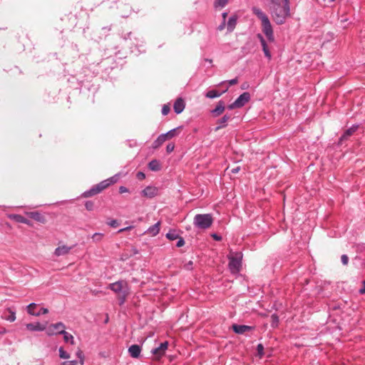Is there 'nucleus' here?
Returning <instances> with one entry per match:
<instances>
[{
    "mask_svg": "<svg viewBox=\"0 0 365 365\" xmlns=\"http://www.w3.org/2000/svg\"><path fill=\"white\" fill-rule=\"evenodd\" d=\"M269 11L274 21L283 24L290 15L289 0H281V2L270 5Z\"/></svg>",
    "mask_w": 365,
    "mask_h": 365,
    "instance_id": "f257e3e1",
    "label": "nucleus"
},
{
    "mask_svg": "<svg viewBox=\"0 0 365 365\" xmlns=\"http://www.w3.org/2000/svg\"><path fill=\"white\" fill-rule=\"evenodd\" d=\"M253 14L261 21L262 29L269 41H274V37L272 26L268 16L260 9L253 7Z\"/></svg>",
    "mask_w": 365,
    "mask_h": 365,
    "instance_id": "f03ea898",
    "label": "nucleus"
},
{
    "mask_svg": "<svg viewBox=\"0 0 365 365\" xmlns=\"http://www.w3.org/2000/svg\"><path fill=\"white\" fill-rule=\"evenodd\" d=\"M110 289L118 296L120 304L125 302L128 295L130 293V288L125 281H118L109 285Z\"/></svg>",
    "mask_w": 365,
    "mask_h": 365,
    "instance_id": "7ed1b4c3",
    "label": "nucleus"
},
{
    "mask_svg": "<svg viewBox=\"0 0 365 365\" xmlns=\"http://www.w3.org/2000/svg\"><path fill=\"white\" fill-rule=\"evenodd\" d=\"M213 222V218L210 214H198L194 217V225L200 229L209 228Z\"/></svg>",
    "mask_w": 365,
    "mask_h": 365,
    "instance_id": "20e7f679",
    "label": "nucleus"
},
{
    "mask_svg": "<svg viewBox=\"0 0 365 365\" xmlns=\"http://www.w3.org/2000/svg\"><path fill=\"white\" fill-rule=\"evenodd\" d=\"M242 255L241 252H232L228 255L229 268L232 273H237L241 268V260Z\"/></svg>",
    "mask_w": 365,
    "mask_h": 365,
    "instance_id": "39448f33",
    "label": "nucleus"
},
{
    "mask_svg": "<svg viewBox=\"0 0 365 365\" xmlns=\"http://www.w3.org/2000/svg\"><path fill=\"white\" fill-rule=\"evenodd\" d=\"M65 325L62 322H58L54 324H51L47 329V334L48 335H53L55 334H59L64 332Z\"/></svg>",
    "mask_w": 365,
    "mask_h": 365,
    "instance_id": "423d86ee",
    "label": "nucleus"
},
{
    "mask_svg": "<svg viewBox=\"0 0 365 365\" xmlns=\"http://www.w3.org/2000/svg\"><path fill=\"white\" fill-rule=\"evenodd\" d=\"M168 341H165L163 343H161L160 346H158V348L154 349L152 351V353L155 356L156 358L159 359V358L162 357L165 354V351L168 349Z\"/></svg>",
    "mask_w": 365,
    "mask_h": 365,
    "instance_id": "0eeeda50",
    "label": "nucleus"
},
{
    "mask_svg": "<svg viewBox=\"0 0 365 365\" xmlns=\"http://www.w3.org/2000/svg\"><path fill=\"white\" fill-rule=\"evenodd\" d=\"M141 194L143 197L152 198L157 195L158 189L155 187L148 186L142 190Z\"/></svg>",
    "mask_w": 365,
    "mask_h": 365,
    "instance_id": "6e6552de",
    "label": "nucleus"
},
{
    "mask_svg": "<svg viewBox=\"0 0 365 365\" xmlns=\"http://www.w3.org/2000/svg\"><path fill=\"white\" fill-rule=\"evenodd\" d=\"M71 250V247H68L65 245H59L54 251V255L56 257H60L62 255H66L69 253Z\"/></svg>",
    "mask_w": 365,
    "mask_h": 365,
    "instance_id": "1a4fd4ad",
    "label": "nucleus"
},
{
    "mask_svg": "<svg viewBox=\"0 0 365 365\" xmlns=\"http://www.w3.org/2000/svg\"><path fill=\"white\" fill-rule=\"evenodd\" d=\"M250 99V95L248 92H245L241 94L236 100L235 104H237L238 108L242 107Z\"/></svg>",
    "mask_w": 365,
    "mask_h": 365,
    "instance_id": "9d476101",
    "label": "nucleus"
},
{
    "mask_svg": "<svg viewBox=\"0 0 365 365\" xmlns=\"http://www.w3.org/2000/svg\"><path fill=\"white\" fill-rule=\"evenodd\" d=\"M1 318L10 322L16 320V312L11 308H7L3 313Z\"/></svg>",
    "mask_w": 365,
    "mask_h": 365,
    "instance_id": "9b49d317",
    "label": "nucleus"
},
{
    "mask_svg": "<svg viewBox=\"0 0 365 365\" xmlns=\"http://www.w3.org/2000/svg\"><path fill=\"white\" fill-rule=\"evenodd\" d=\"M185 103L182 98H178L174 103L173 109L177 114L181 113L185 109Z\"/></svg>",
    "mask_w": 365,
    "mask_h": 365,
    "instance_id": "f8f14e48",
    "label": "nucleus"
},
{
    "mask_svg": "<svg viewBox=\"0 0 365 365\" xmlns=\"http://www.w3.org/2000/svg\"><path fill=\"white\" fill-rule=\"evenodd\" d=\"M26 327L29 331H43L46 328V324H41L39 322L29 323Z\"/></svg>",
    "mask_w": 365,
    "mask_h": 365,
    "instance_id": "ddd939ff",
    "label": "nucleus"
},
{
    "mask_svg": "<svg viewBox=\"0 0 365 365\" xmlns=\"http://www.w3.org/2000/svg\"><path fill=\"white\" fill-rule=\"evenodd\" d=\"M253 329V327L247 326V325H238L233 324L232 329L237 334H243L247 331H250Z\"/></svg>",
    "mask_w": 365,
    "mask_h": 365,
    "instance_id": "4468645a",
    "label": "nucleus"
},
{
    "mask_svg": "<svg viewBox=\"0 0 365 365\" xmlns=\"http://www.w3.org/2000/svg\"><path fill=\"white\" fill-rule=\"evenodd\" d=\"M118 180V177L117 175H114L111 178H109L105 180H103L100 182L101 185L103 188L106 189L110 185L115 184Z\"/></svg>",
    "mask_w": 365,
    "mask_h": 365,
    "instance_id": "2eb2a0df",
    "label": "nucleus"
},
{
    "mask_svg": "<svg viewBox=\"0 0 365 365\" xmlns=\"http://www.w3.org/2000/svg\"><path fill=\"white\" fill-rule=\"evenodd\" d=\"M9 217L17 222L24 223L28 225H31V222L29 220L20 215H10Z\"/></svg>",
    "mask_w": 365,
    "mask_h": 365,
    "instance_id": "dca6fc26",
    "label": "nucleus"
},
{
    "mask_svg": "<svg viewBox=\"0 0 365 365\" xmlns=\"http://www.w3.org/2000/svg\"><path fill=\"white\" fill-rule=\"evenodd\" d=\"M27 215L32 219L35 220L36 221L41 222L43 224L46 223V218L43 215H41L38 212H28Z\"/></svg>",
    "mask_w": 365,
    "mask_h": 365,
    "instance_id": "f3484780",
    "label": "nucleus"
},
{
    "mask_svg": "<svg viewBox=\"0 0 365 365\" xmlns=\"http://www.w3.org/2000/svg\"><path fill=\"white\" fill-rule=\"evenodd\" d=\"M357 126H352L351 128L347 129L344 134L341 136L339 139V142L341 143L342 141L348 139L351 135H352L355 131L357 129Z\"/></svg>",
    "mask_w": 365,
    "mask_h": 365,
    "instance_id": "a211bd4d",
    "label": "nucleus"
},
{
    "mask_svg": "<svg viewBox=\"0 0 365 365\" xmlns=\"http://www.w3.org/2000/svg\"><path fill=\"white\" fill-rule=\"evenodd\" d=\"M130 355L133 358H138L140 354V348L138 345L133 344L128 349Z\"/></svg>",
    "mask_w": 365,
    "mask_h": 365,
    "instance_id": "6ab92c4d",
    "label": "nucleus"
},
{
    "mask_svg": "<svg viewBox=\"0 0 365 365\" xmlns=\"http://www.w3.org/2000/svg\"><path fill=\"white\" fill-rule=\"evenodd\" d=\"M225 108L224 103L222 101H219L216 108L212 110V113L214 116H219L224 112Z\"/></svg>",
    "mask_w": 365,
    "mask_h": 365,
    "instance_id": "aec40b11",
    "label": "nucleus"
},
{
    "mask_svg": "<svg viewBox=\"0 0 365 365\" xmlns=\"http://www.w3.org/2000/svg\"><path fill=\"white\" fill-rule=\"evenodd\" d=\"M101 191L100 190L99 187H98L97 185H94L91 190H88V191H86L83 194V196L84 197H92L93 195H96L98 193H100Z\"/></svg>",
    "mask_w": 365,
    "mask_h": 365,
    "instance_id": "412c9836",
    "label": "nucleus"
},
{
    "mask_svg": "<svg viewBox=\"0 0 365 365\" xmlns=\"http://www.w3.org/2000/svg\"><path fill=\"white\" fill-rule=\"evenodd\" d=\"M237 25V16H232L228 21L227 25V29L228 32H232Z\"/></svg>",
    "mask_w": 365,
    "mask_h": 365,
    "instance_id": "4be33fe9",
    "label": "nucleus"
},
{
    "mask_svg": "<svg viewBox=\"0 0 365 365\" xmlns=\"http://www.w3.org/2000/svg\"><path fill=\"white\" fill-rule=\"evenodd\" d=\"M258 38L260 39L262 49H263L265 56L267 57L269 59H270L272 56H271V53L267 48V45L264 39L260 34H258Z\"/></svg>",
    "mask_w": 365,
    "mask_h": 365,
    "instance_id": "5701e85b",
    "label": "nucleus"
},
{
    "mask_svg": "<svg viewBox=\"0 0 365 365\" xmlns=\"http://www.w3.org/2000/svg\"><path fill=\"white\" fill-rule=\"evenodd\" d=\"M160 225V222H158L157 223H155L154 225H153L148 230V233H149L152 236H155L156 235H158L159 233Z\"/></svg>",
    "mask_w": 365,
    "mask_h": 365,
    "instance_id": "b1692460",
    "label": "nucleus"
},
{
    "mask_svg": "<svg viewBox=\"0 0 365 365\" xmlns=\"http://www.w3.org/2000/svg\"><path fill=\"white\" fill-rule=\"evenodd\" d=\"M165 141H166V139L163 134H161L158 136V138L153 142V148L157 149Z\"/></svg>",
    "mask_w": 365,
    "mask_h": 365,
    "instance_id": "393cba45",
    "label": "nucleus"
},
{
    "mask_svg": "<svg viewBox=\"0 0 365 365\" xmlns=\"http://www.w3.org/2000/svg\"><path fill=\"white\" fill-rule=\"evenodd\" d=\"M227 91V88H226L225 91H223L221 93H219L217 91H215V90H211V91H209L207 93H206V97L207 98H217V97H220L222 93H225L226 91Z\"/></svg>",
    "mask_w": 365,
    "mask_h": 365,
    "instance_id": "a878e982",
    "label": "nucleus"
},
{
    "mask_svg": "<svg viewBox=\"0 0 365 365\" xmlns=\"http://www.w3.org/2000/svg\"><path fill=\"white\" fill-rule=\"evenodd\" d=\"M148 168L152 171H158L160 170V164L157 160H151L148 164Z\"/></svg>",
    "mask_w": 365,
    "mask_h": 365,
    "instance_id": "bb28decb",
    "label": "nucleus"
},
{
    "mask_svg": "<svg viewBox=\"0 0 365 365\" xmlns=\"http://www.w3.org/2000/svg\"><path fill=\"white\" fill-rule=\"evenodd\" d=\"M230 116L225 115L222 118L218 120L217 123L220 124L216 128V130H220L226 125L227 122L230 120Z\"/></svg>",
    "mask_w": 365,
    "mask_h": 365,
    "instance_id": "cd10ccee",
    "label": "nucleus"
},
{
    "mask_svg": "<svg viewBox=\"0 0 365 365\" xmlns=\"http://www.w3.org/2000/svg\"><path fill=\"white\" fill-rule=\"evenodd\" d=\"M178 129L179 128H174V129L168 131L167 133L163 134L166 140H170V139L174 138L175 136H176L178 134Z\"/></svg>",
    "mask_w": 365,
    "mask_h": 365,
    "instance_id": "c85d7f7f",
    "label": "nucleus"
},
{
    "mask_svg": "<svg viewBox=\"0 0 365 365\" xmlns=\"http://www.w3.org/2000/svg\"><path fill=\"white\" fill-rule=\"evenodd\" d=\"M36 304L35 303H31L30 304H29L27 306V312L29 314H31V315H34V316H40L41 315V313L40 312H38V313H35L34 312V309L36 307Z\"/></svg>",
    "mask_w": 365,
    "mask_h": 365,
    "instance_id": "c756f323",
    "label": "nucleus"
},
{
    "mask_svg": "<svg viewBox=\"0 0 365 365\" xmlns=\"http://www.w3.org/2000/svg\"><path fill=\"white\" fill-rule=\"evenodd\" d=\"M166 237L170 240H175L179 238V235L175 230H172L166 234Z\"/></svg>",
    "mask_w": 365,
    "mask_h": 365,
    "instance_id": "7c9ffc66",
    "label": "nucleus"
},
{
    "mask_svg": "<svg viewBox=\"0 0 365 365\" xmlns=\"http://www.w3.org/2000/svg\"><path fill=\"white\" fill-rule=\"evenodd\" d=\"M228 1H229V0H215L214 5H215V7H216V8H217V7L223 8L224 6H225L227 5Z\"/></svg>",
    "mask_w": 365,
    "mask_h": 365,
    "instance_id": "2f4dec72",
    "label": "nucleus"
},
{
    "mask_svg": "<svg viewBox=\"0 0 365 365\" xmlns=\"http://www.w3.org/2000/svg\"><path fill=\"white\" fill-rule=\"evenodd\" d=\"M61 334H63V338H64V340L66 341H68L69 340H71V343L72 344H74V341H73V336L68 334V332H66L65 330H64V332L63 333H61Z\"/></svg>",
    "mask_w": 365,
    "mask_h": 365,
    "instance_id": "473e14b6",
    "label": "nucleus"
},
{
    "mask_svg": "<svg viewBox=\"0 0 365 365\" xmlns=\"http://www.w3.org/2000/svg\"><path fill=\"white\" fill-rule=\"evenodd\" d=\"M59 356L62 359H69L70 355L63 350V348L59 349Z\"/></svg>",
    "mask_w": 365,
    "mask_h": 365,
    "instance_id": "72a5a7b5",
    "label": "nucleus"
},
{
    "mask_svg": "<svg viewBox=\"0 0 365 365\" xmlns=\"http://www.w3.org/2000/svg\"><path fill=\"white\" fill-rule=\"evenodd\" d=\"M103 235L102 233L96 232L93 235L92 239L95 242H99L102 240Z\"/></svg>",
    "mask_w": 365,
    "mask_h": 365,
    "instance_id": "f704fd0d",
    "label": "nucleus"
},
{
    "mask_svg": "<svg viewBox=\"0 0 365 365\" xmlns=\"http://www.w3.org/2000/svg\"><path fill=\"white\" fill-rule=\"evenodd\" d=\"M76 356L80 359V363L81 365H83L84 362V355L83 351L81 349H78L76 352Z\"/></svg>",
    "mask_w": 365,
    "mask_h": 365,
    "instance_id": "c9c22d12",
    "label": "nucleus"
},
{
    "mask_svg": "<svg viewBox=\"0 0 365 365\" xmlns=\"http://www.w3.org/2000/svg\"><path fill=\"white\" fill-rule=\"evenodd\" d=\"M257 354L259 357H262L264 354V346L262 344H259L257 347Z\"/></svg>",
    "mask_w": 365,
    "mask_h": 365,
    "instance_id": "e433bc0d",
    "label": "nucleus"
},
{
    "mask_svg": "<svg viewBox=\"0 0 365 365\" xmlns=\"http://www.w3.org/2000/svg\"><path fill=\"white\" fill-rule=\"evenodd\" d=\"M94 203L92 201H87L85 204V207L88 210H92L93 209Z\"/></svg>",
    "mask_w": 365,
    "mask_h": 365,
    "instance_id": "4c0bfd02",
    "label": "nucleus"
},
{
    "mask_svg": "<svg viewBox=\"0 0 365 365\" xmlns=\"http://www.w3.org/2000/svg\"><path fill=\"white\" fill-rule=\"evenodd\" d=\"M174 148H175L174 143H169L166 146V151L168 153H170L171 152L173 151Z\"/></svg>",
    "mask_w": 365,
    "mask_h": 365,
    "instance_id": "58836bf2",
    "label": "nucleus"
},
{
    "mask_svg": "<svg viewBox=\"0 0 365 365\" xmlns=\"http://www.w3.org/2000/svg\"><path fill=\"white\" fill-rule=\"evenodd\" d=\"M170 110V106L168 105H164L163 107V109H162V113L165 115L168 114Z\"/></svg>",
    "mask_w": 365,
    "mask_h": 365,
    "instance_id": "ea45409f",
    "label": "nucleus"
},
{
    "mask_svg": "<svg viewBox=\"0 0 365 365\" xmlns=\"http://www.w3.org/2000/svg\"><path fill=\"white\" fill-rule=\"evenodd\" d=\"M341 262L344 265H346L349 262V257L347 255H343L341 257Z\"/></svg>",
    "mask_w": 365,
    "mask_h": 365,
    "instance_id": "a19ab883",
    "label": "nucleus"
},
{
    "mask_svg": "<svg viewBox=\"0 0 365 365\" xmlns=\"http://www.w3.org/2000/svg\"><path fill=\"white\" fill-rule=\"evenodd\" d=\"M184 245H185V241H184V240H183L182 237H179V238H178V242H177L176 246H177L178 247H182Z\"/></svg>",
    "mask_w": 365,
    "mask_h": 365,
    "instance_id": "79ce46f5",
    "label": "nucleus"
},
{
    "mask_svg": "<svg viewBox=\"0 0 365 365\" xmlns=\"http://www.w3.org/2000/svg\"><path fill=\"white\" fill-rule=\"evenodd\" d=\"M137 178L140 180H143L145 178V175L143 172H138L137 173Z\"/></svg>",
    "mask_w": 365,
    "mask_h": 365,
    "instance_id": "37998d69",
    "label": "nucleus"
},
{
    "mask_svg": "<svg viewBox=\"0 0 365 365\" xmlns=\"http://www.w3.org/2000/svg\"><path fill=\"white\" fill-rule=\"evenodd\" d=\"M61 365H77V362L76 361H64Z\"/></svg>",
    "mask_w": 365,
    "mask_h": 365,
    "instance_id": "c03bdc74",
    "label": "nucleus"
},
{
    "mask_svg": "<svg viewBox=\"0 0 365 365\" xmlns=\"http://www.w3.org/2000/svg\"><path fill=\"white\" fill-rule=\"evenodd\" d=\"M128 192V190L127 187H124V186H120L119 187V192L120 193H125V192Z\"/></svg>",
    "mask_w": 365,
    "mask_h": 365,
    "instance_id": "a18cd8bd",
    "label": "nucleus"
},
{
    "mask_svg": "<svg viewBox=\"0 0 365 365\" xmlns=\"http://www.w3.org/2000/svg\"><path fill=\"white\" fill-rule=\"evenodd\" d=\"M108 225L111 227H116L118 225V222L117 220H113L108 223Z\"/></svg>",
    "mask_w": 365,
    "mask_h": 365,
    "instance_id": "49530a36",
    "label": "nucleus"
},
{
    "mask_svg": "<svg viewBox=\"0 0 365 365\" xmlns=\"http://www.w3.org/2000/svg\"><path fill=\"white\" fill-rule=\"evenodd\" d=\"M237 82H238V80H237V78H234V79H232V80H230V81H228V83H229V84H230V86L235 85V84H237Z\"/></svg>",
    "mask_w": 365,
    "mask_h": 365,
    "instance_id": "de8ad7c7",
    "label": "nucleus"
},
{
    "mask_svg": "<svg viewBox=\"0 0 365 365\" xmlns=\"http://www.w3.org/2000/svg\"><path fill=\"white\" fill-rule=\"evenodd\" d=\"M225 28V21H222V24L218 26L217 29L221 31L224 30Z\"/></svg>",
    "mask_w": 365,
    "mask_h": 365,
    "instance_id": "09e8293b",
    "label": "nucleus"
},
{
    "mask_svg": "<svg viewBox=\"0 0 365 365\" xmlns=\"http://www.w3.org/2000/svg\"><path fill=\"white\" fill-rule=\"evenodd\" d=\"M359 293L360 294H365V280L363 281V285H362V287L359 289Z\"/></svg>",
    "mask_w": 365,
    "mask_h": 365,
    "instance_id": "8fccbe9b",
    "label": "nucleus"
},
{
    "mask_svg": "<svg viewBox=\"0 0 365 365\" xmlns=\"http://www.w3.org/2000/svg\"><path fill=\"white\" fill-rule=\"evenodd\" d=\"M235 108H238L237 104H235V101L234 103H232V104L228 106V108L230 109V110H232V109H234Z\"/></svg>",
    "mask_w": 365,
    "mask_h": 365,
    "instance_id": "3c124183",
    "label": "nucleus"
},
{
    "mask_svg": "<svg viewBox=\"0 0 365 365\" xmlns=\"http://www.w3.org/2000/svg\"><path fill=\"white\" fill-rule=\"evenodd\" d=\"M212 237L215 240H217V241H220L222 240V237L219 235H217V234H213L212 235Z\"/></svg>",
    "mask_w": 365,
    "mask_h": 365,
    "instance_id": "603ef678",
    "label": "nucleus"
},
{
    "mask_svg": "<svg viewBox=\"0 0 365 365\" xmlns=\"http://www.w3.org/2000/svg\"><path fill=\"white\" fill-rule=\"evenodd\" d=\"M38 312H40L41 314H46L48 312V310L46 308H42Z\"/></svg>",
    "mask_w": 365,
    "mask_h": 365,
    "instance_id": "864d4df0",
    "label": "nucleus"
},
{
    "mask_svg": "<svg viewBox=\"0 0 365 365\" xmlns=\"http://www.w3.org/2000/svg\"><path fill=\"white\" fill-rule=\"evenodd\" d=\"M273 323L277 324L278 322V317L275 314L272 315Z\"/></svg>",
    "mask_w": 365,
    "mask_h": 365,
    "instance_id": "5fc2aeb1",
    "label": "nucleus"
},
{
    "mask_svg": "<svg viewBox=\"0 0 365 365\" xmlns=\"http://www.w3.org/2000/svg\"><path fill=\"white\" fill-rule=\"evenodd\" d=\"M239 170H240V167H238V166H237V167H236V168H232V169L231 170V172H232V173H238V172H239Z\"/></svg>",
    "mask_w": 365,
    "mask_h": 365,
    "instance_id": "6e6d98bb",
    "label": "nucleus"
},
{
    "mask_svg": "<svg viewBox=\"0 0 365 365\" xmlns=\"http://www.w3.org/2000/svg\"><path fill=\"white\" fill-rule=\"evenodd\" d=\"M270 5H273L277 3L281 2V0H269Z\"/></svg>",
    "mask_w": 365,
    "mask_h": 365,
    "instance_id": "4d7b16f0",
    "label": "nucleus"
},
{
    "mask_svg": "<svg viewBox=\"0 0 365 365\" xmlns=\"http://www.w3.org/2000/svg\"><path fill=\"white\" fill-rule=\"evenodd\" d=\"M222 21H226V18L227 16V12H224L222 14Z\"/></svg>",
    "mask_w": 365,
    "mask_h": 365,
    "instance_id": "13d9d810",
    "label": "nucleus"
},
{
    "mask_svg": "<svg viewBox=\"0 0 365 365\" xmlns=\"http://www.w3.org/2000/svg\"><path fill=\"white\" fill-rule=\"evenodd\" d=\"M98 187H99L100 190L102 192L103 190H105L104 188H103V187L101 185L100 183L97 184Z\"/></svg>",
    "mask_w": 365,
    "mask_h": 365,
    "instance_id": "bf43d9fd",
    "label": "nucleus"
},
{
    "mask_svg": "<svg viewBox=\"0 0 365 365\" xmlns=\"http://www.w3.org/2000/svg\"><path fill=\"white\" fill-rule=\"evenodd\" d=\"M127 229H128V228L121 229V230H120L118 232H123L124 230H127Z\"/></svg>",
    "mask_w": 365,
    "mask_h": 365,
    "instance_id": "052dcab7",
    "label": "nucleus"
}]
</instances>
